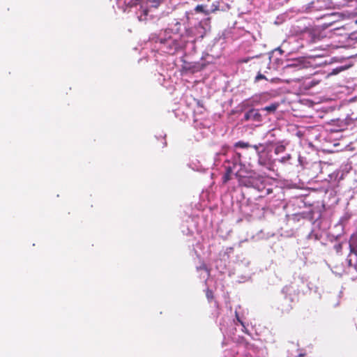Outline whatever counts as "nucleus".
<instances>
[{"mask_svg": "<svg viewBox=\"0 0 357 357\" xmlns=\"http://www.w3.org/2000/svg\"><path fill=\"white\" fill-rule=\"evenodd\" d=\"M304 69V65L299 61H293L291 63L287 64L283 68V72L284 73H294L296 74L291 78L286 80V82L289 83L291 82H300L303 76L301 75L298 73Z\"/></svg>", "mask_w": 357, "mask_h": 357, "instance_id": "obj_1", "label": "nucleus"}, {"mask_svg": "<svg viewBox=\"0 0 357 357\" xmlns=\"http://www.w3.org/2000/svg\"><path fill=\"white\" fill-rule=\"evenodd\" d=\"M252 158H254V155H252V151L250 149H246V151L243 153L236 152L235 153L234 161L236 164L238 163L241 165L242 158L250 160Z\"/></svg>", "mask_w": 357, "mask_h": 357, "instance_id": "obj_2", "label": "nucleus"}, {"mask_svg": "<svg viewBox=\"0 0 357 357\" xmlns=\"http://www.w3.org/2000/svg\"><path fill=\"white\" fill-rule=\"evenodd\" d=\"M234 146L235 148H241L243 149H250L251 147V144H250L248 142H245L243 141L236 142Z\"/></svg>", "mask_w": 357, "mask_h": 357, "instance_id": "obj_3", "label": "nucleus"}, {"mask_svg": "<svg viewBox=\"0 0 357 357\" xmlns=\"http://www.w3.org/2000/svg\"><path fill=\"white\" fill-rule=\"evenodd\" d=\"M232 173V169L231 167H227L226 169V172L222 176V182L223 183H227L231 179V175Z\"/></svg>", "mask_w": 357, "mask_h": 357, "instance_id": "obj_4", "label": "nucleus"}, {"mask_svg": "<svg viewBox=\"0 0 357 357\" xmlns=\"http://www.w3.org/2000/svg\"><path fill=\"white\" fill-rule=\"evenodd\" d=\"M258 115L259 116V113L258 112L257 110L256 109H250L249 110L244 116V118L245 120H250V119H252V115Z\"/></svg>", "mask_w": 357, "mask_h": 357, "instance_id": "obj_5", "label": "nucleus"}, {"mask_svg": "<svg viewBox=\"0 0 357 357\" xmlns=\"http://www.w3.org/2000/svg\"><path fill=\"white\" fill-rule=\"evenodd\" d=\"M260 146H261V144H255V145H251V147L250 148V149H252L251 151H252V155H254V157L255 155H259V153H260L259 147Z\"/></svg>", "mask_w": 357, "mask_h": 357, "instance_id": "obj_6", "label": "nucleus"}, {"mask_svg": "<svg viewBox=\"0 0 357 357\" xmlns=\"http://www.w3.org/2000/svg\"><path fill=\"white\" fill-rule=\"evenodd\" d=\"M278 105H279L278 103H273L263 108V110L267 111L268 112H274L278 107Z\"/></svg>", "mask_w": 357, "mask_h": 357, "instance_id": "obj_7", "label": "nucleus"}, {"mask_svg": "<svg viewBox=\"0 0 357 357\" xmlns=\"http://www.w3.org/2000/svg\"><path fill=\"white\" fill-rule=\"evenodd\" d=\"M195 10L196 13H203L205 15H208L209 14L208 11H206V10H204V7L202 5H197L195 7Z\"/></svg>", "mask_w": 357, "mask_h": 357, "instance_id": "obj_8", "label": "nucleus"}, {"mask_svg": "<svg viewBox=\"0 0 357 357\" xmlns=\"http://www.w3.org/2000/svg\"><path fill=\"white\" fill-rule=\"evenodd\" d=\"M206 296L208 301H211L214 298L213 291L209 289H207L206 291Z\"/></svg>", "mask_w": 357, "mask_h": 357, "instance_id": "obj_9", "label": "nucleus"}, {"mask_svg": "<svg viewBox=\"0 0 357 357\" xmlns=\"http://www.w3.org/2000/svg\"><path fill=\"white\" fill-rule=\"evenodd\" d=\"M261 79L268 80V79L266 78V77L265 75H264L261 73H259L257 74V75L255 78V82H259Z\"/></svg>", "mask_w": 357, "mask_h": 357, "instance_id": "obj_10", "label": "nucleus"}, {"mask_svg": "<svg viewBox=\"0 0 357 357\" xmlns=\"http://www.w3.org/2000/svg\"><path fill=\"white\" fill-rule=\"evenodd\" d=\"M270 82L272 83H280V82H281V79L275 77V78L271 79L270 80Z\"/></svg>", "mask_w": 357, "mask_h": 357, "instance_id": "obj_11", "label": "nucleus"}, {"mask_svg": "<svg viewBox=\"0 0 357 357\" xmlns=\"http://www.w3.org/2000/svg\"><path fill=\"white\" fill-rule=\"evenodd\" d=\"M260 117V115L258 116V115H252V119L253 120H259V118Z\"/></svg>", "mask_w": 357, "mask_h": 357, "instance_id": "obj_12", "label": "nucleus"}, {"mask_svg": "<svg viewBox=\"0 0 357 357\" xmlns=\"http://www.w3.org/2000/svg\"><path fill=\"white\" fill-rule=\"evenodd\" d=\"M197 105H198L199 107H204L203 103H202V102H201L200 101H198V102H197Z\"/></svg>", "mask_w": 357, "mask_h": 357, "instance_id": "obj_13", "label": "nucleus"}, {"mask_svg": "<svg viewBox=\"0 0 357 357\" xmlns=\"http://www.w3.org/2000/svg\"><path fill=\"white\" fill-rule=\"evenodd\" d=\"M305 354H300L298 356L296 357H305Z\"/></svg>", "mask_w": 357, "mask_h": 357, "instance_id": "obj_14", "label": "nucleus"}, {"mask_svg": "<svg viewBox=\"0 0 357 357\" xmlns=\"http://www.w3.org/2000/svg\"><path fill=\"white\" fill-rule=\"evenodd\" d=\"M238 321L241 323V324L243 325V322L238 318Z\"/></svg>", "mask_w": 357, "mask_h": 357, "instance_id": "obj_15", "label": "nucleus"}, {"mask_svg": "<svg viewBox=\"0 0 357 357\" xmlns=\"http://www.w3.org/2000/svg\"><path fill=\"white\" fill-rule=\"evenodd\" d=\"M291 309H292V307H291V306H290L289 309H288L287 310H288V311H289V310H291Z\"/></svg>", "mask_w": 357, "mask_h": 357, "instance_id": "obj_16", "label": "nucleus"}]
</instances>
